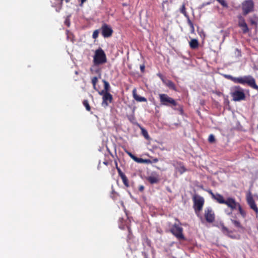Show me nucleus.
Instances as JSON below:
<instances>
[{"mask_svg":"<svg viewBox=\"0 0 258 258\" xmlns=\"http://www.w3.org/2000/svg\"><path fill=\"white\" fill-rule=\"evenodd\" d=\"M93 61L95 66L101 65L107 62L106 55L102 48H99L96 50Z\"/></svg>","mask_w":258,"mask_h":258,"instance_id":"nucleus-1","label":"nucleus"},{"mask_svg":"<svg viewBox=\"0 0 258 258\" xmlns=\"http://www.w3.org/2000/svg\"><path fill=\"white\" fill-rule=\"evenodd\" d=\"M236 83L242 85L247 84L250 87L258 90V86L255 83V79L250 75L237 77Z\"/></svg>","mask_w":258,"mask_h":258,"instance_id":"nucleus-2","label":"nucleus"},{"mask_svg":"<svg viewBox=\"0 0 258 258\" xmlns=\"http://www.w3.org/2000/svg\"><path fill=\"white\" fill-rule=\"evenodd\" d=\"M194 208L197 216L199 217L202 221L203 218L200 214V212L203 209L204 204V199L203 197L196 195L193 198Z\"/></svg>","mask_w":258,"mask_h":258,"instance_id":"nucleus-3","label":"nucleus"},{"mask_svg":"<svg viewBox=\"0 0 258 258\" xmlns=\"http://www.w3.org/2000/svg\"><path fill=\"white\" fill-rule=\"evenodd\" d=\"M162 105L175 107V108H174L175 109L178 110L180 114L182 113L183 110L182 107L180 105H178L175 100L166 94H162Z\"/></svg>","mask_w":258,"mask_h":258,"instance_id":"nucleus-4","label":"nucleus"},{"mask_svg":"<svg viewBox=\"0 0 258 258\" xmlns=\"http://www.w3.org/2000/svg\"><path fill=\"white\" fill-rule=\"evenodd\" d=\"M231 95L234 101H239L244 100L245 97L243 90L238 86L232 88Z\"/></svg>","mask_w":258,"mask_h":258,"instance_id":"nucleus-5","label":"nucleus"},{"mask_svg":"<svg viewBox=\"0 0 258 258\" xmlns=\"http://www.w3.org/2000/svg\"><path fill=\"white\" fill-rule=\"evenodd\" d=\"M101 34L104 38L110 37L113 34V31L111 27L106 23H103L100 29Z\"/></svg>","mask_w":258,"mask_h":258,"instance_id":"nucleus-6","label":"nucleus"},{"mask_svg":"<svg viewBox=\"0 0 258 258\" xmlns=\"http://www.w3.org/2000/svg\"><path fill=\"white\" fill-rule=\"evenodd\" d=\"M171 232L178 239L183 240L185 237L182 233L183 229L180 226L174 224L171 229Z\"/></svg>","mask_w":258,"mask_h":258,"instance_id":"nucleus-7","label":"nucleus"},{"mask_svg":"<svg viewBox=\"0 0 258 258\" xmlns=\"http://www.w3.org/2000/svg\"><path fill=\"white\" fill-rule=\"evenodd\" d=\"M204 216L206 220L209 223H212L215 220V214L211 208L205 210Z\"/></svg>","mask_w":258,"mask_h":258,"instance_id":"nucleus-8","label":"nucleus"},{"mask_svg":"<svg viewBox=\"0 0 258 258\" xmlns=\"http://www.w3.org/2000/svg\"><path fill=\"white\" fill-rule=\"evenodd\" d=\"M102 95V106L104 107L107 106L109 103H111L113 100L112 95L109 92H105L100 94Z\"/></svg>","mask_w":258,"mask_h":258,"instance_id":"nucleus-9","label":"nucleus"},{"mask_svg":"<svg viewBox=\"0 0 258 258\" xmlns=\"http://www.w3.org/2000/svg\"><path fill=\"white\" fill-rule=\"evenodd\" d=\"M253 8V3L251 0L245 1L242 4V9L245 15L252 11Z\"/></svg>","mask_w":258,"mask_h":258,"instance_id":"nucleus-10","label":"nucleus"},{"mask_svg":"<svg viewBox=\"0 0 258 258\" xmlns=\"http://www.w3.org/2000/svg\"><path fill=\"white\" fill-rule=\"evenodd\" d=\"M246 200L247 203L251 209L253 210L256 213H258V208L257 207L254 201L251 196V195L249 193L247 194L246 196Z\"/></svg>","mask_w":258,"mask_h":258,"instance_id":"nucleus-11","label":"nucleus"},{"mask_svg":"<svg viewBox=\"0 0 258 258\" xmlns=\"http://www.w3.org/2000/svg\"><path fill=\"white\" fill-rule=\"evenodd\" d=\"M224 204L226 205L232 210L236 209L239 206V203L236 202L235 200L232 198H228Z\"/></svg>","mask_w":258,"mask_h":258,"instance_id":"nucleus-12","label":"nucleus"},{"mask_svg":"<svg viewBox=\"0 0 258 258\" xmlns=\"http://www.w3.org/2000/svg\"><path fill=\"white\" fill-rule=\"evenodd\" d=\"M117 172H118V175L120 177V178H121L122 180V182L123 183V184L127 187H128L130 185H129V182H128V180L127 178V177L126 176V175L121 171V169H120V168H117Z\"/></svg>","mask_w":258,"mask_h":258,"instance_id":"nucleus-13","label":"nucleus"},{"mask_svg":"<svg viewBox=\"0 0 258 258\" xmlns=\"http://www.w3.org/2000/svg\"><path fill=\"white\" fill-rule=\"evenodd\" d=\"M146 179L151 184H155L159 182L160 178L159 175L156 174H152L146 178Z\"/></svg>","mask_w":258,"mask_h":258,"instance_id":"nucleus-14","label":"nucleus"},{"mask_svg":"<svg viewBox=\"0 0 258 258\" xmlns=\"http://www.w3.org/2000/svg\"><path fill=\"white\" fill-rule=\"evenodd\" d=\"M128 234L127 236V241L129 244L134 243L135 242V237L134 236L132 232L131 228L129 226H127Z\"/></svg>","mask_w":258,"mask_h":258,"instance_id":"nucleus-15","label":"nucleus"},{"mask_svg":"<svg viewBox=\"0 0 258 258\" xmlns=\"http://www.w3.org/2000/svg\"><path fill=\"white\" fill-rule=\"evenodd\" d=\"M239 26L241 28L243 32L246 33L248 32L249 29L248 28L246 23L244 20L240 19L238 23Z\"/></svg>","mask_w":258,"mask_h":258,"instance_id":"nucleus-16","label":"nucleus"},{"mask_svg":"<svg viewBox=\"0 0 258 258\" xmlns=\"http://www.w3.org/2000/svg\"><path fill=\"white\" fill-rule=\"evenodd\" d=\"M231 222L232 223V224L237 228H238V231L239 232H243L244 231V228L241 225L240 223L239 222V221H237V220H233V219H231Z\"/></svg>","mask_w":258,"mask_h":258,"instance_id":"nucleus-17","label":"nucleus"},{"mask_svg":"<svg viewBox=\"0 0 258 258\" xmlns=\"http://www.w3.org/2000/svg\"><path fill=\"white\" fill-rule=\"evenodd\" d=\"M133 97L134 99L138 102H147V100L144 97H142L138 95L136 93V90L134 89L133 91Z\"/></svg>","mask_w":258,"mask_h":258,"instance_id":"nucleus-18","label":"nucleus"},{"mask_svg":"<svg viewBox=\"0 0 258 258\" xmlns=\"http://www.w3.org/2000/svg\"><path fill=\"white\" fill-rule=\"evenodd\" d=\"M175 170L176 172L179 173L180 174L185 172L186 169L184 166L181 163L177 164L175 165Z\"/></svg>","mask_w":258,"mask_h":258,"instance_id":"nucleus-19","label":"nucleus"},{"mask_svg":"<svg viewBox=\"0 0 258 258\" xmlns=\"http://www.w3.org/2000/svg\"><path fill=\"white\" fill-rule=\"evenodd\" d=\"M162 83H163L164 84H165L169 88L173 89V90L175 89V85H174V83L172 82H171V81L168 80H163L162 79Z\"/></svg>","mask_w":258,"mask_h":258,"instance_id":"nucleus-20","label":"nucleus"},{"mask_svg":"<svg viewBox=\"0 0 258 258\" xmlns=\"http://www.w3.org/2000/svg\"><path fill=\"white\" fill-rule=\"evenodd\" d=\"M103 82L104 84V89L99 92V94H102L105 92H109V91L110 85L109 83L105 80H103Z\"/></svg>","mask_w":258,"mask_h":258,"instance_id":"nucleus-21","label":"nucleus"},{"mask_svg":"<svg viewBox=\"0 0 258 258\" xmlns=\"http://www.w3.org/2000/svg\"><path fill=\"white\" fill-rule=\"evenodd\" d=\"M214 199L220 204H225V203H226V200L224 199L223 197L219 194H216L215 195Z\"/></svg>","mask_w":258,"mask_h":258,"instance_id":"nucleus-22","label":"nucleus"},{"mask_svg":"<svg viewBox=\"0 0 258 258\" xmlns=\"http://www.w3.org/2000/svg\"><path fill=\"white\" fill-rule=\"evenodd\" d=\"M199 42L196 39H192L189 42V46L192 49H196L198 47Z\"/></svg>","mask_w":258,"mask_h":258,"instance_id":"nucleus-23","label":"nucleus"},{"mask_svg":"<svg viewBox=\"0 0 258 258\" xmlns=\"http://www.w3.org/2000/svg\"><path fill=\"white\" fill-rule=\"evenodd\" d=\"M143 244L145 246H147L149 247H151V241L147 236H145L143 238Z\"/></svg>","mask_w":258,"mask_h":258,"instance_id":"nucleus-24","label":"nucleus"},{"mask_svg":"<svg viewBox=\"0 0 258 258\" xmlns=\"http://www.w3.org/2000/svg\"><path fill=\"white\" fill-rule=\"evenodd\" d=\"M224 76L225 78L232 81L234 83H236L237 77H234L230 75H224Z\"/></svg>","mask_w":258,"mask_h":258,"instance_id":"nucleus-25","label":"nucleus"},{"mask_svg":"<svg viewBox=\"0 0 258 258\" xmlns=\"http://www.w3.org/2000/svg\"><path fill=\"white\" fill-rule=\"evenodd\" d=\"M141 131H142V134L143 136L145 137L146 139H149V136L148 135V132L143 127H140Z\"/></svg>","mask_w":258,"mask_h":258,"instance_id":"nucleus-26","label":"nucleus"},{"mask_svg":"<svg viewBox=\"0 0 258 258\" xmlns=\"http://www.w3.org/2000/svg\"><path fill=\"white\" fill-rule=\"evenodd\" d=\"M92 85H93V88L96 90H97V89H96V84L98 82V78L97 77H94L92 78Z\"/></svg>","mask_w":258,"mask_h":258,"instance_id":"nucleus-27","label":"nucleus"},{"mask_svg":"<svg viewBox=\"0 0 258 258\" xmlns=\"http://www.w3.org/2000/svg\"><path fill=\"white\" fill-rule=\"evenodd\" d=\"M83 104L87 111H90L91 110V107L87 100H84L83 101Z\"/></svg>","mask_w":258,"mask_h":258,"instance_id":"nucleus-28","label":"nucleus"},{"mask_svg":"<svg viewBox=\"0 0 258 258\" xmlns=\"http://www.w3.org/2000/svg\"><path fill=\"white\" fill-rule=\"evenodd\" d=\"M125 152L130 156V157H131L133 159H134L135 161L137 162H140V160H142V159L138 158L135 157L133 154H132L131 152L127 151H126Z\"/></svg>","mask_w":258,"mask_h":258,"instance_id":"nucleus-29","label":"nucleus"},{"mask_svg":"<svg viewBox=\"0 0 258 258\" xmlns=\"http://www.w3.org/2000/svg\"><path fill=\"white\" fill-rule=\"evenodd\" d=\"M227 235L228 236H229V237H230L231 238H233V239H238L240 237V236L239 235H238V234H237V235H232L231 234V231H230V233H229Z\"/></svg>","mask_w":258,"mask_h":258,"instance_id":"nucleus-30","label":"nucleus"},{"mask_svg":"<svg viewBox=\"0 0 258 258\" xmlns=\"http://www.w3.org/2000/svg\"><path fill=\"white\" fill-rule=\"evenodd\" d=\"M221 231L222 232L224 233L225 234H226V235L229 233H230V231L227 228H226V227H225L224 225H222V227H221Z\"/></svg>","mask_w":258,"mask_h":258,"instance_id":"nucleus-31","label":"nucleus"},{"mask_svg":"<svg viewBox=\"0 0 258 258\" xmlns=\"http://www.w3.org/2000/svg\"><path fill=\"white\" fill-rule=\"evenodd\" d=\"M99 30L98 29L95 30L92 34V38L93 39H96L98 37Z\"/></svg>","mask_w":258,"mask_h":258,"instance_id":"nucleus-32","label":"nucleus"},{"mask_svg":"<svg viewBox=\"0 0 258 258\" xmlns=\"http://www.w3.org/2000/svg\"><path fill=\"white\" fill-rule=\"evenodd\" d=\"M237 208H238L240 214L241 215V216L243 217H244L246 215L245 212L242 209L241 206L240 205H239V206Z\"/></svg>","mask_w":258,"mask_h":258,"instance_id":"nucleus-33","label":"nucleus"},{"mask_svg":"<svg viewBox=\"0 0 258 258\" xmlns=\"http://www.w3.org/2000/svg\"><path fill=\"white\" fill-rule=\"evenodd\" d=\"M208 141L210 143H213L215 141V137L213 135L211 134L208 138Z\"/></svg>","mask_w":258,"mask_h":258,"instance_id":"nucleus-34","label":"nucleus"},{"mask_svg":"<svg viewBox=\"0 0 258 258\" xmlns=\"http://www.w3.org/2000/svg\"><path fill=\"white\" fill-rule=\"evenodd\" d=\"M180 12H181V13L183 15H184L185 16H186V12H185V8L184 5H182L181 8H180Z\"/></svg>","mask_w":258,"mask_h":258,"instance_id":"nucleus-35","label":"nucleus"},{"mask_svg":"<svg viewBox=\"0 0 258 258\" xmlns=\"http://www.w3.org/2000/svg\"><path fill=\"white\" fill-rule=\"evenodd\" d=\"M188 23L190 27L191 32H193L194 31V25H193L192 23L191 22V21L189 19H188Z\"/></svg>","mask_w":258,"mask_h":258,"instance_id":"nucleus-36","label":"nucleus"},{"mask_svg":"<svg viewBox=\"0 0 258 258\" xmlns=\"http://www.w3.org/2000/svg\"><path fill=\"white\" fill-rule=\"evenodd\" d=\"M222 6L227 7V4L224 0H217Z\"/></svg>","mask_w":258,"mask_h":258,"instance_id":"nucleus-37","label":"nucleus"},{"mask_svg":"<svg viewBox=\"0 0 258 258\" xmlns=\"http://www.w3.org/2000/svg\"><path fill=\"white\" fill-rule=\"evenodd\" d=\"M144 188H145L144 186L143 185H141L139 187V190L141 192H143L144 190Z\"/></svg>","mask_w":258,"mask_h":258,"instance_id":"nucleus-38","label":"nucleus"},{"mask_svg":"<svg viewBox=\"0 0 258 258\" xmlns=\"http://www.w3.org/2000/svg\"><path fill=\"white\" fill-rule=\"evenodd\" d=\"M140 70L142 73H144L145 72V67L144 64H142L140 66Z\"/></svg>","mask_w":258,"mask_h":258,"instance_id":"nucleus-39","label":"nucleus"},{"mask_svg":"<svg viewBox=\"0 0 258 258\" xmlns=\"http://www.w3.org/2000/svg\"><path fill=\"white\" fill-rule=\"evenodd\" d=\"M208 192L212 196V197L214 199V196H215L216 194H214L211 190H208Z\"/></svg>","mask_w":258,"mask_h":258,"instance_id":"nucleus-40","label":"nucleus"},{"mask_svg":"<svg viewBox=\"0 0 258 258\" xmlns=\"http://www.w3.org/2000/svg\"><path fill=\"white\" fill-rule=\"evenodd\" d=\"M65 23L68 27L70 26V22L68 18L66 20Z\"/></svg>","mask_w":258,"mask_h":258,"instance_id":"nucleus-41","label":"nucleus"},{"mask_svg":"<svg viewBox=\"0 0 258 258\" xmlns=\"http://www.w3.org/2000/svg\"><path fill=\"white\" fill-rule=\"evenodd\" d=\"M143 20L141 19V17H140V23L142 26H143L144 27H146V25L144 24L142 22Z\"/></svg>","mask_w":258,"mask_h":258,"instance_id":"nucleus-42","label":"nucleus"},{"mask_svg":"<svg viewBox=\"0 0 258 258\" xmlns=\"http://www.w3.org/2000/svg\"><path fill=\"white\" fill-rule=\"evenodd\" d=\"M142 253L144 255V258H148V255L146 252H143Z\"/></svg>","mask_w":258,"mask_h":258,"instance_id":"nucleus-43","label":"nucleus"},{"mask_svg":"<svg viewBox=\"0 0 258 258\" xmlns=\"http://www.w3.org/2000/svg\"><path fill=\"white\" fill-rule=\"evenodd\" d=\"M250 22H251L252 25H255L256 24L255 21L253 20H252V19L250 20Z\"/></svg>","mask_w":258,"mask_h":258,"instance_id":"nucleus-44","label":"nucleus"},{"mask_svg":"<svg viewBox=\"0 0 258 258\" xmlns=\"http://www.w3.org/2000/svg\"><path fill=\"white\" fill-rule=\"evenodd\" d=\"M103 163L104 165H106V166H107V165H108V164H109V163H108V162L107 161H104L103 162Z\"/></svg>","mask_w":258,"mask_h":258,"instance_id":"nucleus-45","label":"nucleus"},{"mask_svg":"<svg viewBox=\"0 0 258 258\" xmlns=\"http://www.w3.org/2000/svg\"><path fill=\"white\" fill-rule=\"evenodd\" d=\"M202 34H203L204 37H205V34H204V32L203 31H201L200 32V35L201 36H202Z\"/></svg>","mask_w":258,"mask_h":258,"instance_id":"nucleus-46","label":"nucleus"},{"mask_svg":"<svg viewBox=\"0 0 258 258\" xmlns=\"http://www.w3.org/2000/svg\"><path fill=\"white\" fill-rule=\"evenodd\" d=\"M115 166H116V168L117 169V168H119L118 167V165H117V163L116 161H115Z\"/></svg>","mask_w":258,"mask_h":258,"instance_id":"nucleus-47","label":"nucleus"},{"mask_svg":"<svg viewBox=\"0 0 258 258\" xmlns=\"http://www.w3.org/2000/svg\"><path fill=\"white\" fill-rule=\"evenodd\" d=\"M61 2L63 1V0H61ZM64 1H65L66 3H69L70 2V0H64Z\"/></svg>","mask_w":258,"mask_h":258,"instance_id":"nucleus-48","label":"nucleus"},{"mask_svg":"<svg viewBox=\"0 0 258 258\" xmlns=\"http://www.w3.org/2000/svg\"><path fill=\"white\" fill-rule=\"evenodd\" d=\"M87 0H81V3H84V2H85Z\"/></svg>","mask_w":258,"mask_h":258,"instance_id":"nucleus-49","label":"nucleus"},{"mask_svg":"<svg viewBox=\"0 0 258 258\" xmlns=\"http://www.w3.org/2000/svg\"><path fill=\"white\" fill-rule=\"evenodd\" d=\"M159 98H160V100L161 101V94H159Z\"/></svg>","mask_w":258,"mask_h":258,"instance_id":"nucleus-50","label":"nucleus"},{"mask_svg":"<svg viewBox=\"0 0 258 258\" xmlns=\"http://www.w3.org/2000/svg\"><path fill=\"white\" fill-rule=\"evenodd\" d=\"M158 76L161 78V75L160 74H158Z\"/></svg>","mask_w":258,"mask_h":258,"instance_id":"nucleus-51","label":"nucleus"}]
</instances>
